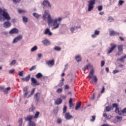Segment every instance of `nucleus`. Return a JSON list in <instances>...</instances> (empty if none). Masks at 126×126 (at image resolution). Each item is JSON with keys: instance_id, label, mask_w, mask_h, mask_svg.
Returning <instances> with one entry per match:
<instances>
[{"instance_id": "f03ea898", "label": "nucleus", "mask_w": 126, "mask_h": 126, "mask_svg": "<svg viewBox=\"0 0 126 126\" xmlns=\"http://www.w3.org/2000/svg\"><path fill=\"white\" fill-rule=\"evenodd\" d=\"M6 11V9H3L2 10V9L0 8V14H1V12H3L2 15L4 18L6 19V20H10V17L9 16L8 13Z\"/></svg>"}, {"instance_id": "aec40b11", "label": "nucleus", "mask_w": 126, "mask_h": 126, "mask_svg": "<svg viewBox=\"0 0 126 126\" xmlns=\"http://www.w3.org/2000/svg\"><path fill=\"white\" fill-rule=\"evenodd\" d=\"M42 43L44 46H50L51 45V43H50V41L48 39H45L42 41Z\"/></svg>"}, {"instance_id": "393cba45", "label": "nucleus", "mask_w": 126, "mask_h": 126, "mask_svg": "<svg viewBox=\"0 0 126 126\" xmlns=\"http://www.w3.org/2000/svg\"><path fill=\"white\" fill-rule=\"evenodd\" d=\"M64 81V78H63L60 81V83L58 84V86H60V87H62V86H63V82Z\"/></svg>"}, {"instance_id": "de8ad7c7", "label": "nucleus", "mask_w": 126, "mask_h": 126, "mask_svg": "<svg viewBox=\"0 0 126 126\" xmlns=\"http://www.w3.org/2000/svg\"><path fill=\"white\" fill-rule=\"evenodd\" d=\"M116 119L118 120V121H122L123 120V117L119 116H117L116 117Z\"/></svg>"}, {"instance_id": "a211bd4d", "label": "nucleus", "mask_w": 126, "mask_h": 126, "mask_svg": "<svg viewBox=\"0 0 126 126\" xmlns=\"http://www.w3.org/2000/svg\"><path fill=\"white\" fill-rule=\"evenodd\" d=\"M100 34V31L95 30L94 31V34L92 35V38H96L97 37V35H99Z\"/></svg>"}, {"instance_id": "58836bf2", "label": "nucleus", "mask_w": 126, "mask_h": 126, "mask_svg": "<svg viewBox=\"0 0 126 126\" xmlns=\"http://www.w3.org/2000/svg\"><path fill=\"white\" fill-rule=\"evenodd\" d=\"M33 16L36 18H39V17H40V15L38 14L37 13H33Z\"/></svg>"}, {"instance_id": "c03bdc74", "label": "nucleus", "mask_w": 126, "mask_h": 126, "mask_svg": "<svg viewBox=\"0 0 126 126\" xmlns=\"http://www.w3.org/2000/svg\"><path fill=\"white\" fill-rule=\"evenodd\" d=\"M124 3H125V1L122 0H120L119 1L118 4L119 5H122V4H124Z\"/></svg>"}, {"instance_id": "423d86ee", "label": "nucleus", "mask_w": 126, "mask_h": 126, "mask_svg": "<svg viewBox=\"0 0 126 126\" xmlns=\"http://www.w3.org/2000/svg\"><path fill=\"white\" fill-rule=\"evenodd\" d=\"M43 5L47 6V7H52V5L48 0H44L42 3Z\"/></svg>"}, {"instance_id": "5701e85b", "label": "nucleus", "mask_w": 126, "mask_h": 126, "mask_svg": "<svg viewBox=\"0 0 126 126\" xmlns=\"http://www.w3.org/2000/svg\"><path fill=\"white\" fill-rule=\"evenodd\" d=\"M94 74V70L92 69L88 75V77H89V78H92L94 76H93Z\"/></svg>"}, {"instance_id": "c756f323", "label": "nucleus", "mask_w": 126, "mask_h": 126, "mask_svg": "<svg viewBox=\"0 0 126 126\" xmlns=\"http://www.w3.org/2000/svg\"><path fill=\"white\" fill-rule=\"evenodd\" d=\"M103 117H104V118H106V119H111V118H112V116L111 115H107V113H104L103 114Z\"/></svg>"}, {"instance_id": "f8f14e48", "label": "nucleus", "mask_w": 126, "mask_h": 126, "mask_svg": "<svg viewBox=\"0 0 126 126\" xmlns=\"http://www.w3.org/2000/svg\"><path fill=\"white\" fill-rule=\"evenodd\" d=\"M40 93H37L34 94V98L35 99V101L38 103L39 100H40Z\"/></svg>"}, {"instance_id": "37998d69", "label": "nucleus", "mask_w": 126, "mask_h": 126, "mask_svg": "<svg viewBox=\"0 0 126 126\" xmlns=\"http://www.w3.org/2000/svg\"><path fill=\"white\" fill-rule=\"evenodd\" d=\"M57 93H62L63 92V89L60 88L58 89L56 91Z\"/></svg>"}, {"instance_id": "0e129e2a", "label": "nucleus", "mask_w": 126, "mask_h": 126, "mask_svg": "<svg viewBox=\"0 0 126 126\" xmlns=\"http://www.w3.org/2000/svg\"><path fill=\"white\" fill-rule=\"evenodd\" d=\"M57 123H58V124H62V119H59L57 120Z\"/></svg>"}, {"instance_id": "4468645a", "label": "nucleus", "mask_w": 126, "mask_h": 126, "mask_svg": "<svg viewBox=\"0 0 126 126\" xmlns=\"http://www.w3.org/2000/svg\"><path fill=\"white\" fill-rule=\"evenodd\" d=\"M3 28H8L11 26V24L9 23V22H5L3 24Z\"/></svg>"}, {"instance_id": "b1692460", "label": "nucleus", "mask_w": 126, "mask_h": 126, "mask_svg": "<svg viewBox=\"0 0 126 126\" xmlns=\"http://www.w3.org/2000/svg\"><path fill=\"white\" fill-rule=\"evenodd\" d=\"M125 59H126V55L122 57L120 59H118L117 61H118L119 62H122V63H125Z\"/></svg>"}, {"instance_id": "2f4dec72", "label": "nucleus", "mask_w": 126, "mask_h": 126, "mask_svg": "<svg viewBox=\"0 0 126 126\" xmlns=\"http://www.w3.org/2000/svg\"><path fill=\"white\" fill-rule=\"evenodd\" d=\"M23 123V120L22 119V118L19 119L18 121L19 126H22Z\"/></svg>"}, {"instance_id": "4d7b16f0", "label": "nucleus", "mask_w": 126, "mask_h": 126, "mask_svg": "<svg viewBox=\"0 0 126 126\" xmlns=\"http://www.w3.org/2000/svg\"><path fill=\"white\" fill-rule=\"evenodd\" d=\"M15 71V70H14V69L10 70L9 71V73L10 74H12L13 73V72H14Z\"/></svg>"}, {"instance_id": "f3484780", "label": "nucleus", "mask_w": 126, "mask_h": 126, "mask_svg": "<svg viewBox=\"0 0 126 126\" xmlns=\"http://www.w3.org/2000/svg\"><path fill=\"white\" fill-rule=\"evenodd\" d=\"M46 63L48 64V65H51V66H53V65L55 64V60H52L48 61L46 62Z\"/></svg>"}, {"instance_id": "2eb2a0df", "label": "nucleus", "mask_w": 126, "mask_h": 126, "mask_svg": "<svg viewBox=\"0 0 126 126\" xmlns=\"http://www.w3.org/2000/svg\"><path fill=\"white\" fill-rule=\"evenodd\" d=\"M62 103H63V99L61 98H57V99L55 101V105H61Z\"/></svg>"}, {"instance_id": "72a5a7b5", "label": "nucleus", "mask_w": 126, "mask_h": 126, "mask_svg": "<svg viewBox=\"0 0 126 126\" xmlns=\"http://www.w3.org/2000/svg\"><path fill=\"white\" fill-rule=\"evenodd\" d=\"M114 18L113 17H109L108 18V22H113V21H114Z\"/></svg>"}, {"instance_id": "6ab92c4d", "label": "nucleus", "mask_w": 126, "mask_h": 126, "mask_svg": "<svg viewBox=\"0 0 126 126\" xmlns=\"http://www.w3.org/2000/svg\"><path fill=\"white\" fill-rule=\"evenodd\" d=\"M31 82L33 84H35L36 85H40V83H37V80L34 78H31Z\"/></svg>"}, {"instance_id": "c85d7f7f", "label": "nucleus", "mask_w": 126, "mask_h": 126, "mask_svg": "<svg viewBox=\"0 0 126 126\" xmlns=\"http://www.w3.org/2000/svg\"><path fill=\"white\" fill-rule=\"evenodd\" d=\"M75 60L76 61V62H80V61H81V57H80V55H77L76 57H75Z\"/></svg>"}, {"instance_id": "cd10ccee", "label": "nucleus", "mask_w": 126, "mask_h": 126, "mask_svg": "<svg viewBox=\"0 0 126 126\" xmlns=\"http://www.w3.org/2000/svg\"><path fill=\"white\" fill-rule=\"evenodd\" d=\"M28 126H36V124H35V122L33 121H30L29 122Z\"/></svg>"}, {"instance_id": "f704fd0d", "label": "nucleus", "mask_w": 126, "mask_h": 126, "mask_svg": "<svg viewBox=\"0 0 126 126\" xmlns=\"http://www.w3.org/2000/svg\"><path fill=\"white\" fill-rule=\"evenodd\" d=\"M36 77L38 79L43 77V75L41 73H38L35 75Z\"/></svg>"}, {"instance_id": "a878e982", "label": "nucleus", "mask_w": 126, "mask_h": 126, "mask_svg": "<svg viewBox=\"0 0 126 126\" xmlns=\"http://www.w3.org/2000/svg\"><path fill=\"white\" fill-rule=\"evenodd\" d=\"M115 112L117 114H119L120 115H122V112H120V108L116 107V108L115 110Z\"/></svg>"}, {"instance_id": "bb28decb", "label": "nucleus", "mask_w": 126, "mask_h": 126, "mask_svg": "<svg viewBox=\"0 0 126 126\" xmlns=\"http://www.w3.org/2000/svg\"><path fill=\"white\" fill-rule=\"evenodd\" d=\"M81 106V102H79L76 105V107H75V108L76 111H77V110H78V109H79Z\"/></svg>"}, {"instance_id": "09e8293b", "label": "nucleus", "mask_w": 126, "mask_h": 126, "mask_svg": "<svg viewBox=\"0 0 126 126\" xmlns=\"http://www.w3.org/2000/svg\"><path fill=\"white\" fill-rule=\"evenodd\" d=\"M66 110H67V107L66 106H64L63 109V113L64 114L65 113H66Z\"/></svg>"}, {"instance_id": "39448f33", "label": "nucleus", "mask_w": 126, "mask_h": 126, "mask_svg": "<svg viewBox=\"0 0 126 126\" xmlns=\"http://www.w3.org/2000/svg\"><path fill=\"white\" fill-rule=\"evenodd\" d=\"M110 46L111 47L109 49V50L107 52V54H111L113 52V51L115 50L117 48V45L114 44V43H111Z\"/></svg>"}, {"instance_id": "e2e57ef3", "label": "nucleus", "mask_w": 126, "mask_h": 126, "mask_svg": "<svg viewBox=\"0 0 126 126\" xmlns=\"http://www.w3.org/2000/svg\"><path fill=\"white\" fill-rule=\"evenodd\" d=\"M29 111H30V112H33V111H34V107H32L30 108Z\"/></svg>"}, {"instance_id": "e433bc0d", "label": "nucleus", "mask_w": 126, "mask_h": 126, "mask_svg": "<svg viewBox=\"0 0 126 126\" xmlns=\"http://www.w3.org/2000/svg\"><path fill=\"white\" fill-rule=\"evenodd\" d=\"M37 49L38 47H37L36 46H34L31 49V52H35V51H37Z\"/></svg>"}, {"instance_id": "9b49d317", "label": "nucleus", "mask_w": 126, "mask_h": 126, "mask_svg": "<svg viewBox=\"0 0 126 126\" xmlns=\"http://www.w3.org/2000/svg\"><path fill=\"white\" fill-rule=\"evenodd\" d=\"M22 35H20L19 36H17L16 37H15L13 41V43H17L18 41H20V40H21L22 39Z\"/></svg>"}, {"instance_id": "79ce46f5", "label": "nucleus", "mask_w": 126, "mask_h": 126, "mask_svg": "<svg viewBox=\"0 0 126 126\" xmlns=\"http://www.w3.org/2000/svg\"><path fill=\"white\" fill-rule=\"evenodd\" d=\"M97 9H98V11H102V10H103V6L100 5V6H98Z\"/></svg>"}, {"instance_id": "680f3d73", "label": "nucleus", "mask_w": 126, "mask_h": 126, "mask_svg": "<svg viewBox=\"0 0 126 126\" xmlns=\"http://www.w3.org/2000/svg\"><path fill=\"white\" fill-rule=\"evenodd\" d=\"M23 91L24 92H28V88L25 87L23 88Z\"/></svg>"}, {"instance_id": "774afa93", "label": "nucleus", "mask_w": 126, "mask_h": 126, "mask_svg": "<svg viewBox=\"0 0 126 126\" xmlns=\"http://www.w3.org/2000/svg\"><path fill=\"white\" fill-rule=\"evenodd\" d=\"M28 95V92H25V94H24V97L25 98H26V96Z\"/></svg>"}, {"instance_id": "13d9d810", "label": "nucleus", "mask_w": 126, "mask_h": 126, "mask_svg": "<svg viewBox=\"0 0 126 126\" xmlns=\"http://www.w3.org/2000/svg\"><path fill=\"white\" fill-rule=\"evenodd\" d=\"M19 76H23V71H20L18 73Z\"/></svg>"}, {"instance_id": "ddd939ff", "label": "nucleus", "mask_w": 126, "mask_h": 126, "mask_svg": "<svg viewBox=\"0 0 126 126\" xmlns=\"http://www.w3.org/2000/svg\"><path fill=\"white\" fill-rule=\"evenodd\" d=\"M33 118H34V116H33V115H30L26 117L25 119V121H27L29 122V123H30V122H32Z\"/></svg>"}, {"instance_id": "bf43d9fd", "label": "nucleus", "mask_w": 126, "mask_h": 126, "mask_svg": "<svg viewBox=\"0 0 126 126\" xmlns=\"http://www.w3.org/2000/svg\"><path fill=\"white\" fill-rule=\"evenodd\" d=\"M75 30V29L74 27H72L70 28V31L71 33H73L74 32V31Z\"/></svg>"}, {"instance_id": "052dcab7", "label": "nucleus", "mask_w": 126, "mask_h": 126, "mask_svg": "<svg viewBox=\"0 0 126 126\" xmlns=\"http://www.w3.org/2000/svg\"><path fill=\"white\" fill-rule=\"evenodd\" d=\"M105 65V61H102L101 62V66H104Z\"/></svg>"}, {"instance_id": "a19ab883", "label": "nucleus", "mask_w": 126, "mask_h": 126, "mask_svg": "<svg viewBox=\"0 0 126 126\" xmlns=\"http://www.w3.org/2000/svg\"><path fill=\"white\" fill-rule=\"evenodd\" d=\"M89 66H90V65H87L85 66L83 68V70H84V71H85V70L88 69Z\"/></svg>"}, {"instance_id": "864d4df0", "label": "nucleus", "mask_w": 126, "mask_h": 126, "mask_svg": "<svg viewBox=\"0 0 126 126\" xmlns=\"http://www.w3.org/2000/svg\"><path fill=\"white\" fill-rule=\"evenodd\" d=\"M96 119V117L95 116H93L92 117V119H91V122H94Z\"/></svg>"}, {"instance_id": "ea45409f", "label": "nucleus", "mask_w": 126, "mask_h": 126, "mask_svg": "<svg viewBox=\"0 0 126 126\" xmlns=\"http://www.w3.org/2000/svg\"><path fill=\"white\" fill-rule=\"evenodd\" d=\"M9 90H10V87H8V88H7L4 91V93H5V94H7V93L8 92V91H9Z\"/></svg>"}, {"instance_id": "603ef678", "label": "nucleus", "mask_w": 126, "mask_h": 126, "mask_svg": "<svg viewBox=\"0 0 126 126\" xmlns=\"http://www.w3.org/2000/svg\"><path fill=\"white\" fill-rule=\"evenodd\" d=\"M18 12H19V13H24L26 12V11L24 10L19 9Z\"/></svg>"}, {"instance_id": "f257e3e1", "label": "nucleus", "mask_w": 126, "mask_h": 126, "mask_svg": "<svg viewBox=\"0 0 126 126\" xmlns=\"http://www.w3.org/2000/svg\"><path fill=\"white\" fill-rule=\"evenodd\" d=\"M47 20L48 22V24H51L52 22H53V20H52V18L51 17V15L49 14V11H45L44 12V14L43 15V18L44 20H46L47 19Z\"/></svg>"}, {"instance_id": "dca6fc26", "label": "nucleus", "mask_w": 126, "mask_h": 126, "mask_svg": "<svg viewBox=\"0 0 126 126\" xmlns=\"http://www.w3.org/2000/svg\"><path fill=\"white\" fill-rule=\"evenodd\" d=\"M44 34H45V35L48 34L49 36H52V35H53V33L51 32V31H50V30L49 29H46L45 30Z\"/></svg>"}, {"instance_id": "6e6d98bb", "label": "nucleus", "mask_w": 126, "mask_h": 126, "mask_svg": "<svg viewBox=\"0 0 126 126\" xmlns=\"http://www.w3.org/2000/svg\"><path fill=\"white\" fill-rule=\"evenodd\" d=\"M112 106H113V107H114V108H118V104H117V103H113V104H112Z\"/></svg>"}, {"instance_id": "412c9836", "label": "nucleus", "mask_w": 126, "mask_h": 126, "mask_svg": "<svg viewBox=\"0 0 126 126\" xmlns=\"http://www.w3.org/2000/svg\"><path fill=\"white\" fill-rule=\"evenodd\" d=\"M93 79H92L91 81H90V83H91V84H93V83L94 82L95 83H96L97 81H98V78H97V77L96 76H93Z\"/></svg>"}, {"instance_id": "a18cd8bd", "label": "nucleus", "mask_w": 126, "mask_h": 126, "mask_svg": "<svg viewBox=\"0 0 126 126\" xmlns=\"http://www.w3.org/2000/svg\"><path fill=\"white\" fill-rule=\"evenodd\" d=\"M36 65H34V66H32L30 69L29 70L30 71H32V70H34L35 69H36Z\"/></svg>"}, {"instance_id": "5fc2aeb1", "label": "nucleus", "mask_w": 126, "mask_h": 126, "mask_svg": "<svg viewBox=\"0 0 126 126\" xmlns=\"http://www.w3.org/2000/svg\"><path fill=\"white\" fill-rule=\"evenodd\" d=\"M122 114H126V107L124 108L123 110L121 111V113Z\"/></svg>"}, {"instance_id": "338daca9", "label": "nucleus", "mask_w": 126, "mask_h": 126, "mask_svg": "<svg viewBox=\"0 0 126 126\" xmlns=\"http://www.w3.org/2000/svg\"><path fill=\"white\" fill-rule=\"evenodd\" d=\"M119 39H120V41H125V38H124V37H123L122 36H120Z\"/></svg>"}, {"instance_id": "4be33fe9", "label": "nucleus", "mask_w": 126, "mask_h": 126, "mask_svg": "<svg viewBox=\"0 0 126 126\" xmlns=\"http://www.w3.org/2000/svg\"><path fill=\"white\" fill-rule=\"evenodd\" d=\"M30 75H29L28 76L26 77L25 78H22L21 79L22 81H26L27 82L30 80Z\"/></svg>"}, {"instance_id": "8fccbe9b", "label": "nucleus", "mask_w": 126, "mask_h": 126, "mask_svg": "<svg viewBox=\"0 0 126 126\" xmlns=\"http://www.w3.org/2000/svg\"><path fill=\"white\" fill-rule=\"evenodd\" d=\"M15 63H16V60H13L10 63V65H13V64H15Z\"/></svg>"}, {"instance_id": "473e14b6", "label": "nucleus", "mask_w": 126, "mask_h": 126, "mask_svg": "<svg viewBox=\"0 0 126 126\" xmlns=\"http://www.w3.org/2000/svg\"><path fill=\"white\" fill-rule=\"evenodd\" d=\"M55 51H57L58 52H60V51H62V48L59 46H55L54 47Z\"/></svg>"}, {"instance_id": "4c0bfd02", "label": "nucleus", "mask_w": 126, "mask_h": 126, "mask_svg": "<svg viewBox=\"0 0 126 126\" xmlns=\"http://www.w3.org/2000/svg\"><path fill=\"white\" fill-rule=\"evenodd\" d=\"M39 115H40V112H36L34 115V116L33 117L34 119H37V118L39 117Z\"/></svg>"}, {"instance_id": "69168bd1", "label": "nucleus", "mask_w": 126, "mask_h": 126, "mask_svg": "<svg viewBox=\"0 0 126 126\" xmlns=\"http://www.w3.org/2000/svg\"><path fill=\"white\" fill-rule=\"evenodd\" d=\"M104 92H105V87H102V89L101 91V93H104Z\"/></svg>"}, {"instance_id": "0eeeda50", "label": "nucleus", "mask_w": 126, "mask_h": 126, "mask_svg": "<svg viewBox=\"0 0 126 126\" xmlns=\"http://www.w3.org/2000/svg\"><path fill=\"white\" fill-rule=\"evenodd\" d=\"M110 36H118L120 35V33L115 31H111L109 32Z\"/></svg>"}, {"instance_id": "1a4fd4ad", "label": "nucleus", "mask_w": 126, "mask_h": 126, "mask_svg": "<svg viewBox=\"0 0 126 126\" xmlns=\"http://www.w3.org/2000/svg\"><path fill=\"white\" fill-rule=\"evenodd\" d=\"M65 118L66 120H70V119H73V116L70 115L69 113H66L65 114Z\"/></svg>"}, {"instance_id": "3c124183", "label": "nucleus", "mask_w": 126, "mask_h": 126, "mask_svg": "<svg viewBox=\"0 0 126 126\" xmlns=\"http://www.w3.org/2000/svg\"><path fill=\"white\" fill-rule=\"evenodd\" d=\"M21 0H12L14 3H18Z\"/></svg>"}, {"instance_id": "20e7f679", "label": "nucleus", "mask_w": 126, "mask_h": 126, "mask_svg": "<svg viewBox=\"0 0 126 126\" xmlns=\"http://www.w3.org/2000/svg\"><path fill=\"white\" fill-rule=\"evenodd\" d=\"M118 52L116 54V56H121V55H123V50H124L123 49L124 45H118Z\"/></svg>"}, {"instance_id": "7c9ffc66", "label": "nucleus", "mask_w": 126, "mask_h": 126, "mask_svg": "<svg viewBox=\"0 0 126 126\" xmlns=\"http://www.w3.org/2000/svg\"><path fill=\"white\" fill-rule=\"evenodd\" d=\"M23 21L24 23H27L28 22V18L24 16H23Z\"/></svg>"}, {"instance_id": "c9c22d12", "label": "nucleus", "mask_w": 126, "mask_h": 126, "mask_svg": "<svg viewBox=\"0 0 126 126\" xmlns=\"http://www.w3.org/2000/svg\"><path fill=\"white\" fill-rule=\"evenodd\" d=\"M107 112H110L112 110V106H108L105 108Z\"/></svg>"}, {"instance_id": "7ed1b4c3", "label": "nucleus", "mask_w": 126, "mask_h": 126, "mask_svg": "<svg viewBox=\"0 0 126 126\" xmlns=\"http://www.w3.org/2000/svg\"><path fill=\"white\" fill-rule=\"evenodd\" d=\"M95 1L96 0H90L88 1L89 5L88 6V11H91L92 9L94 8V4H95Z\"/></svg>"}, {"instance_id": "9d476101", "label": "nucleus", "mask_w": 126, "mask_h": 126, "mask_svg": "<svg viewBox=\"0 0 126 126\" xmlns=\"http://www.w3.org/2000/svg\"><path fill=\"white\" fill-rule=\"evenodd\" d=\"M19 32L18 29L16 28H13L9 32V34H17Z\"/></svg>"}, {"instance_id": "6e6552de", "label": "nucleus", "mask_w": 126, "mask_h": 126, "mask_svg": "<svg viewBox=\"0 0 126 126\" xmlns=\"http://www.w3.org/2000/svg\"><path fill=\"white\" fill-rule=\"evenodd\" d=\"M53 26H55L53 29H57V28H59L60 26V23H58V20H55L54 21L53 23Z\"/></svg>"}, {"instance_id": "49530a36", "label": "nucleus", "mask_w": 126, "mask_h": 126, "mask_svg": "<svg viewBox=\"0 0 126 126\" xmlns=\"http://www.w3.org/2000/svg\"><path fill=\"white\" fill-rule=\"evenodd\" d=\"M35 92V88L33 89V90L32 91L31 94L29 95L28 98L30 97V96H32V95H33Z\"/></svg>"}]
</instances>
